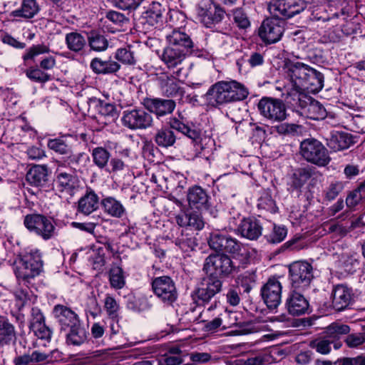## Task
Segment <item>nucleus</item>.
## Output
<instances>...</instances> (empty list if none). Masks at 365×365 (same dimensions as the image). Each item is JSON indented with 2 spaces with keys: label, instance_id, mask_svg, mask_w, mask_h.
<instances>
[{
  "label": "nucleus",
  "instance_id": "a211bd4d",
  "mask_svg": "<svg viewBox=\"0 0 365 365\" xmlns=\"http://www.w3.org/2000/svg\"><path fill=\"white\" fill-rule=\"evenodd\" d=\"M311 67L300 62L292 63L288 66L287 76L296 90H302L310 72Z\"/></svg>",
  "mask_w": 365,
  "mask_h": 365
},
{
  "label": "nucleus",
  "instance_id": "e433bc0d",
  "mask_svg": "<svg viewBox=\"0 0 365 365\" xmlns=\"http://www.w3.org/2000/svg\"><path fill=\"white\" fill-rule=\"evenodd\" d=\"M101 205L104 211L114 217H121L125 211L123 205L112 197L103 199Z\"/></svg>",
  "mask_w": 365,
  "mask_h": 365
},
{
  "label": "nucleus",
  "instance_id": "a19ab883",
  "mask_svg": "<svg viewBox=\"0 0 365 365\" xmlns=\"http://www.w3.org/2000/svg\"><path fill=\"white\" fill-rule=\"evenodd\" d=\"M47 145L49 149L61 155L70 154L72 149L63 138L50 139L48 140Z\"/></svg>",
  "mask_w": 365,
  "mask_h": 365
},
{
  "label": "nucleus",
  "instance_id": "7c9ffc66",
  "mask_svg": "<svg viewBox=\"0 0 365 365\" xmlns=\"http://www.w3.org/2000/svg\"><path fill=\"white\" fill-rule=\"evenodd\" d=\"M66 331H68L66 334V342L68 344L80 346L86 341L87 332L81 322L68 329Z\"/></svg>",
  "mask_w": 365,
  "mask_h": 365
},
{
  "label": "nucleus",
  "instance_id": "774afa93",
  "mask_svg": "<svg viewBox=\"0 0 365 365\" xmlns=\"http://www.w3.org/2000/svg\"><path fill=\"white\" fill-rule=\"evenodd\" d=\"M106 18L118 26H122L128 21L124 14L115 11H108L106 14Z\"/></svg>",
  "mask_w": 365,
  "mask_h": 365
},
{
  "label": "nucleus",
  "instance_id": "37998d69",
  "mask_svg": "<svg viewBox=\"0 0 365 365\" xmlns=\"http://www.w3.org/2000/svg\"><path fill=\"white\" fill-rule=\"evenodd\" d=\"M257 207L259 209L264 210L271 213L276 212L277 210L275 201L272 199L271 195L267 191L262 192L259 198L258 199Z\"/></svg>",
  "mask_w": 365,
  "mask_h": 365
},
{
  "label": "nucleus",
  "instance_id": "473e14b6",
  "mask_svg": "<svg viewBox=\"0 0 365 365\" xmlns=\"http://www.w3.org/2000/svg\"><path fill=\"white\" fill-rule=\"evenodd\" d=\"M178 224L181 227H190L195 230H200L205 223L200 215L197 213L183 214L176 217Z\"/></svg>",
  "mask_w": 365,
  "mask_h": 365
},
{
  "label": "nucleus",
  "instance_id": "423d86ee",
  "mask_svg": "<svg viewBox=\"0 0 365 365\" xmlns=\"http://www.w3.org/2000/svg\"><path fill=\"white\" fill-rule=\"evenodd\" d=\"M289 279L294 289L307 288L314 278L313 267L307 262L297 261L292 263L289 267Z\"/></svg>",
  "mask_w": 365,
  "mask_h": 365
},
{
  "label": "nucleus",
  "instance_id": "6e6d98bb",
  "mask_svg": "<svg viewBox=\"0 0 365 365\" xmlns=\"http://www.w3.org/2000/svg\"><path fill=\"white\" fill-rule=\"evenodd\" d=\"M14 296L16 300V306L20 309L24 307L29 301L31 300L32 297L31 292L27 289H18L14 292Z\"/></svg>",
  "mask_w": 365,
  "mask_h": 365
},
{
  "label": "nucleus",
  "instance_id": "b1692460",
  "mask_svg": "<svg viewBox=\"0 0 365 365\" xmlns=\"http://www.w3.org/2000/svg\"><path fill=\"white\" fill-rule=\"evenodd\" d=\"M99 198L91 189H87L86 193L78 200V210L84 215H90L98 207Z\"/></svg>",
  "mask_w": 365,
  "mask_h": 365
},
{
  "label": "nucleus",
  "instance_id": "4468645a",
  "mask_svg": "<svg viewBox=\"0 0 365 365\" xmlns=\"http://www.w3.org/2000/svg\"><path fill=\"white\" fill-rule=\"evenodd\" d=\"M222 286V282L220 279L210 275L204 279L202 287L195 291L193 299L199 304L208 302L221 291Z\"/></svg>",
  "mask_w": 365,
  "mask_h": 365
},
{
  "label": "nucleus",
  "instance_id": "58836bf2",
  "mask_svg": "<svg viewBox=\"0 0 365 365\" xmlns=\"http://www.w3.org/2000/svg\"><path fill=\"white\" fill-rule=\"evenodd\" d=\"M91 155L93 163L100 169H103L106 167L110 158L108 150L103 147L95 148L92 150Z\"/></svg>",
  "mask_w": 365,
  "mask_h": 365
},
{
  "label": "nucleus",
  "instance_id": "4d7b16f0",
  "mask_svg": "<svg viewBox=\"0 0 365 365\" xmlns=\"http://www.w3.org/2000/svg\"><path fill=\"white\" fill-rule=\"evenodd\" d=\"M104 307L110 318L115 319L118 317L119 305L113 297L106 295L104 302Z\"/></svg>",
  "mask_w": 365,
  "mask_h": 365
},
{
  "label": "nucleus",
  "instance_id": "69168bd1",
  "mask_svg": "<svg viewBox=\"0 0 365 365\" xmlns=\"http://www.w3.org/2000/svg\"><path fill=\"white\" fill-rule=\"evenodd\" d=\"M96 106L98 107V112L105 116L113 117L115 114V108L110 103H104L100 100L97 101Z\"/></svg>",
  "mask_w": 365,
  "mask_h": 365
},
{
  "label": "nucleus",
  "instance_id": "f8f14e48",
  "mask_svg": "<svg viewBox=\"0 0 365 365\" xmlns=\"http://www.w3.org/2000/svg\"><path fill=\"white\" fill-rule=\"evenodd\" d=\"M208 244L210 247L216 252H226L234 255L243 253L241 245L236 239L220 230L210 234Z\"/></svg>",
  "mask_w": 365,
  "mask_h": 365
},
{
  "label": "nucleus",
  "instance_id": "ddd939ff",
  "mask_svg": "<svg viewBox=\"0 0 365 365\" xmlns=\"http://www.w3.org/2000/svg\"><path fill=\"white\" fill-rule=\"evenodd\" d=\"M223 16L224 11L210 0L201 1L197 7V20L207 28L220 23Z\"/></svg>",
  "mask_w": 365,
  "mask_h": 365
},
{
  "label": "nucleus",
  "instance_id": "5701e85b",
  "mask_svg": "<svg viewBox=\"0 0 365 365\" xmlns=\"http://www.w3.org/2000/svg\"><path fill=\"white\" fill-rule=\"evenodd\" d=\"M48 170L46 165H36L29 170L26 179L30 185L41 187L48 181Z\"/></svg>",
  "mask_w": 365,
  "mask_h": 365
},
{
  "label": "nucleus",
  "instance_id": "4be33fe9",
  "mask_svg": "<svg viewBox=\"0 0 365 365\" xmlns=\"http://www.w3.org/2000/svg\"><path fill=\"white\" fill-rule=\"evenodd\" d=\"M189 206L192 209L201 210L207 207L208 195L200 186L190 187L187 194Z\"/></svg>",
  "mask_w": 365,
  "mask_h": 365
},
{
  "label": "nucleus",
  "instance_id": "72a5a7b5",
  "mask_svg": "<svg viewBox=\"0 0 365 365\" xmlns=\"http://www.w3.org/2000/svg\"><path fill=\"white\" fill-rule=\"evenodd\" d=\"M91 67L96 73H112L120 68V65L112 60L103 61L101 58H95L91 62Z\"/></svg>",
  "mask_w": 365,
  "mask_h": 365
},
{
  "label": "nucleus",
  "instance_id": "79ce46f5",
  "mask_svg": "<svg viewBox=\"0 0 365 365\" xmlns=\"http://www.w3.org/2000/svg\"><path fill=\"white\" fill-rule=\"evenodd\" d=\"M25 73L28 78L36 83H45L51 80V75L38 67H30Z\"/></svg>",
  "mask_w": 365,
  "mask_h": 365
},
{
  "label": "nucleus",
  "instance_id": "4c0bfd02",
  "mask_svg": "<svg viewBox=\"0 0 365 365\" xmlns=\"http://www.w3.org/2000/svg\"><path fill=\"white\" fill-rule=\"evenodd\" d=\"M183 70V68L178 69L173 75H171L172 78H170L167 75L165 76V77L168 78V82L163 86V91L168 96H173L178 93V86L175 81L176 78H186L189 76V73L184 71Z\"/></svg>",
  "mask_w": 365,
  "mask_h": 365
},
{
  "label": "nucleus",
  "instance_id": "a878e982",
  "mask_svg": "<svg viewBox=\"0 0 365 365\" xmlns=\"http://www.w3.org/2000/svg\"><path fill=\"white\" fill-rule=\"evenodd\" d=\"M178 293L173 280L168 276H161V301L168 305L177 299Z\"/></svg>",
  "mask_w": 365,
  "mask_h": 365
},
{
  "label": "nucleus",
  "instance_id": "de8ad7c7",
  "mask_svg": "<svg viewBox=\"0 0 365 365\" xmlns=\"http://www.w3.org/2000/svg\"><path fill=\"white\" fill-rule=\"evenodd\" d=\"M332 343L331 339H317L310 342V346L319 354H327L331 351Z\"/></svg>",
  "mask_w": 365,
  "mask_h": 365
},
{
  "label": "nucleus",
  "instance_id": "0eeeda50",
  "mask_svg": "<svg viewBox=\"0 0 365 365\" xmlns=\"http://www.w3.org/2000/svg\"><path fill=\"white\" fill-rule=\"evenodd\" d=\"M306 7L304 0H272L268 9L272 16L284 20L299 14Z\"/></svg>",
  "mask_w": 365,
  "mask_h": 365
},
{
  "label": "nucleus",
  "instance_id": "20e7f679",
  "mask_svg": "<svg viewBox=\"0 0 365 365\" xmlns=\"http://www.w3.org/2000/svg\"><path fill=\"white\" fill-rule=\"evenodd\" d=\"M40 251L31 250L18 257L16 260L15 274L19 279L26 283L38 276L43 271V260Z\"/></svg>",
  "mask_w": 365,
  "mask_h": 365
},
{
  "label": "nucleus",
  "instance_id": "8fccbe9b",
  "mask_svg": "<svg viewBox=\"0 0 365 365\" xmlns=\"http://www.w3.org/2000/svg\"><path fill=\"white\" fill-rule=\"evenodd\" d=\"M49 51V48L46 45H34L26 50V53L23 56V59L24 61L34 59L36 56L47 53Z\"/></svg>",
  "mask_w": 365,
  "mask_h": 365
},
{
  "label": "nucleus",
  "instance_id": "864d4df0",
  "mask_svg": "<svg viewBox=\"0 0 365 365\" xmlns=\"http://www.w3.org/2000/svg\"><path fill=\"white\" fill-rule=\"evenodd\" d=\"M115 58L125 64H134L135 61L133 53L130 48H118L115 53Z\"/></svg>",
  "mask_w": 365,
  "mask_h": 365
},
{
  "label": "nucleus",
  "instance_id": "cd10ccee",
  "mask_svg": "<svg viewBox=\"0 0 365 365\" xmlns=\"http://www.w3.org/2000/svg\"><path fill=\"white\" fill-rule=\"evenodd\" d=\"M78 180L76 175L61 172L57 174L56 184L61 192L71 193L78 187Z\"/></svg>",
  "mask_w": 365,
  "mask_h": 365
},
{
  "label": "nucleus",
  "instance_id": "052dcab7",
  "mask_svg": "<svg viewBox=\"0 0 365 365\" xmlns=\"http://www.w3.org/2000/svg\"><path fill=\"white\" fill-rule=\"evenodd\" d=\"M334 365H365V358H363V355L356 357H342L335 361Z\"/></svg>",
  "mask_w": 365,
  "mask_h": 365
},
{
  "label": "nucleus",
  "instance_id": "1a4fd4ad",
  "mask_svg": "<svg viewBox=\"0 0 365 365\" xmlns=\"http://www.w3.org/2000/svg\"><path fill=\"white\" fill-rule=\"evenodd\" d=\"M257 108L261 115L272 122L283 121L287 118L286 106L280 99L262 98Z\"/></svg>",
  "mask_w": 365,
  "mask_h": 365
},
{
  "label": "nucleus",
  "instance_id": "c756f323",
  "mask_svg": "<svg viewBox=\"0 0 365 365\" xmlns=\"http://www.w3.org/2000/svg\"><path fill=\"white\" fill-rule=\"evenodd\" d=\"M15 340L14 326L9 322L8 319L0 316V345H7Z\"/></svg>",
  "mask_w": 365,
  "mask_h": 365
},
{
  "label": "nucleus",
  "instance_id": "09e8293b",
  "mask_svg": "<svg viewBox=\"0 0 365 365\" xmlns=\"http://www.w3.org/2000/svg\"><path fill=\"white\" fill-rule=\"evenodd\" d=\"M180 350L178 348H173L168 354L161 356V365H178L182 359L179 355Z\"/></svg>",
  "mask_w": 365,
  "mask_h": 365
},
{
  "label": "nucleus",
  "instance_id": "f257e3e1",
  "mask_svg": "<svg viewBox=\"0 0 365 365\" xmlns=\"http://www.w3.org/2000/svg\"><path fill=\"white\" fill-rule=\"evenodd\" d=\"M247 262V252L245 249L243 253L232 258L225 254L210 255L205 260L203 270L210 276L227 277L245 267Z\"/></svg>",
  "mask_w": 365,
  "mask_h": 365
},
{
  "label": "nucleus",
  "instance_id": "c9c22d12",
  "mask_svg": "<svg viewBox=\"0 0 365 365\" xmlns=\"http://www.w3.org/2000/svg\"><path fill=\"white\" fill-rule=\"evenodd\" d=\"M324 87V76L322 73L311 68L310 72L306 81V85L302 90H308L311 92H318Z\"/></svg>",
  "mask_w": 365,
  "mask_h": 365
},
{
  "label": "nucleus",
  "instance_id": "c85d7f7f",
  "mask_svg": "<svg viewBox=\"0 0 365 365\" xmlns=\"http://www.w3.org/2000/svg\"><path fill=\"white\" fill-rule=\"evenodd\" d=\"M65 43L68 50L78 53L83 51L87 40L81 33L72 31L66 34Z\"/></svg>",
  "mask_w": 365,
  "mask_h": 365
},
{
  "label": "nucleus",
  "instance_id": "c03bdc74",
  "mask_svg": "<svg viewBox=\"0 0 365 365\" xmlns=\"http://www.w3.org/2000/svg\"><path fill=\"white\" fill-rule=\"evenodd\" d=\"M109 280L112 287L121 289L125 285L123 271L120 267H112L109 272Z\"/></svg>",
  "mask_w": 365,
  "mask_h": 365
},
{
  "label": "nucleus",
  "instance_id": "bb28decb",
  "mask_svg": "<svg viewBox=\"0 0 365 365\" xmlns=\"http://www.w3.org/2000/svg\"><path fill=\"white\" fill-rule=\"evenodd\" d=\"M336 267L341 272L351 273L354 272L359 262L352 255L346 252L336 253L333 255Z\"/></svg>",
  "mask_w": 365,
  "mask_h": 365
},
{
  "label": "nucleus",
  "instance_id": "6ab92c4d",
  "mask_svg": "<svg viewBox=\"0 0 365 365\" xmlns=\"http://www.w3.org/2000/svg\"><path fill=\"white\" fill-rule=\"evenodd\" d=\"M286 308L292 316H299L308 312L309 304L301 293L292 291L286 299Z\"/></svg>",
  "mask_w": 365,
  "mask_h": 365
},
{
  "label": "nucleus",
  "instance_id": "a18cd8bd",
  "mask_svg": "<svg viewBox=\"0 0 365 365\" xmlns=\"http://www.w3.org/2000/svg\"><path fill=\"white\" fill-rule=\"evenodd\" d=\"M169 124L172 128L181 132L191 139H196L198 137V133L196 130L190 128L176 118L170 119Z\"/></svg>",
  "mask_w": 365,
  "mask_h": 365
},
{
  "label": "nucleus",
  "instance_id": "0e129e2a",
  "mask_svg": "<svg viewBox=\"0 0 365 365\" xmlns=\"http://www.w3.org/2000/svg\"><path fill=\"white\" fill-rule=\"evenodd\" d=\"M222 322V327L224 329L232 327L236 324L237 317L235 312L224 310L220 314Z\"/></svg>",
  "mask_w": 365,
  "mask_h": 365
},
{
  "label": "nucleus",
  "instance_id": "aec40b11",
  "mask_svg": "<svg viewBox=\"0 0 365 365\" xmlns=\"http://www.w3.org/2000/svg\"><path fill=\"white\" fill-rule=\"evenodd\" d=\"M53 312L61 325V329L65 331L80 323L78 315L71 309L63 305H56Z\"/></svg>",
  "mask_w": 365,
  "mask_h": 365
},
{
  "label": "nucleus",
  "instance_id": "603ef678",
  "mask_svg": "<svg viewBox=\"0 0 365 365\" xmlns=\"http://www.w3.org/2000/svg\"><path fill=\"white\" fill-rule=\"evenodd\" d=\"M233 20L240 29H245L250 26V22L244 11L237 8L233 10Z\"/></svg>",
  "mask_w": 365,
  "mask_h": 365
},
{
  "label": "nucleus",
  "instance_id": "3c124183",
  "mask_svg": "<svg viewBox=\"0 0 365 365\" xmlns=\"http://www.w3.org/2000/svg\"><path fill=\"white\" fill-rule=\"evenodd\" d=\"M349 348H357L365 342V331L347 335L344 340Z\"/></svg>",
  "mask_w": 365,
  "mask_h": 365
},
{
  "label": "nucleus",
  "instance_id": "412c9836",
  "mask_svg": "<svg viewBox=\"0 0 365 365\" xmlns=\"http://www.w3.org/2000/svg\"><path fill=\"white\" fill-rule=\"evenodd\" d=\"M354 143L352 135L347 133L335 131L327 140V146L334 152L349 148Z\"/></svg>",
  "mask_w": 365,
  "mask_h": 365
},
{
  "label": "nucleus",
  "instance_id": "ea45409f",
  "mask_svg": "<svg viewBox=\"0 0 365 365\" xmlns=\"http://www.w3.org/2000/svg\"><path fill=\"white\" fill-rule=\"evenodd\" d=\"M365 199V184H361L356 189L350 192L346 198V206L352 209Z\"/></svg>",
  "mask_w": 365,
  "mask_h": 365
},
{
  "label": "nucleus",
  "instance_id": "5fc2aeb1",
  "mask_svg": "<svg viewBox=\"0 0 365 365\" xmlns=\"http://www.w3.org/2000/svg\"><path fill=\"white\" fill-rule=\"evenodd\" d=\"M256 276L253 272H245L237 277V283L245 288V292H250L255 282Z\"/></svg>",
  "mask_w": 365,
  "mask_h": 365
},
{
  "label": "nucleus",
  "instance_id": "f3484780",
  "mask_svg": "<svg viewBox=\"0 0 365 365\" xmlns=\"http://www.w3.org/2000/svg\"><path fill=\"white\" fill-rule=\"evenodd\" d=\"M152 121L151 115L142 110H125L122 116L123 125L131 130L146 128Z\"/></svg>",
  "mask_w": 365,
  "mask_h": 365
},
{
  "label": "nucleus",
  "instance_id": "e2e57ef3",
  "mask_svg": "<svg viewBox=\"0 0 365 365\" xmlns=\"http://www.w3.org/2000/svg\"><path fill=\"white\" fill-rule=\"evenodd\" d=\"M163 180L165 183L166 189L164 192L168 193V195H173V194L176 192L178 188H180V191L181 190L182 187H180L179 182L175 176L170 175L168 178L164 177Z\"/></svg>",
  "mask_w": 365,
  "mask_h": 365
},
{
  "label": "nucleus",
  "instance_id": "338daca9",
  "mask_svg": "<svg viewBox=\"0 0 365 365\" xmlns=\"http://www.w3.org/2000/svg\"><path fill=\"white\" fill-rule=\"evenodd\" d=\"M297 126L294 124L281 123L272 128V132H277L280 135H286L297 131Z\"/></svg>",
  "mask_w": 365,
  "mask_h": 365
},
{
  "label": "nucleus",
  "instance_id": "f704fd0d",
  "mask_svg": "<svg viewBox=\"0 0 365 365\" xmlns=\"http://www.w3.org/2000/svg\"><path fill=\"white\" fill-rule=\"evenodd\" d=\"M38 11L39 7L36 0H23L21 8L13 11L11 14L14 17L31 19Z\"/></svg>",
  "mask_w": 365,
  "mask_h": 365
},
{
  "label": "nucleus",
  "instance_id": "39448f33",
  "mask_svg": "<svg viewBox=\"0 0 365 365\" xmlns=\"http://www.w3.org/2000/svg\"><path fill=\"white\" fill-rule=\"evenodd\" d=\"M300 154L306 161L318 167H325L331 161L327 149L315 138H307L301 142Z\"/></svg>",
  "mask_w": 365,
  "mask_h": 365
},
{
  "label": "nucleus",
  "instance_id": "bf43d9fd",
  "mask_svg": "<svg viewBox=\"0 0 365 365\" xmlns=\"http://www.w3.org/2000/svg\"><path fill=\"white\" fill-rule=\"evenodd\" d=\"M161 204L163 205L165 212H168V215L175 212L176 207H180L181 202L178 200L173 195L164 196Z\"/></svg>",
  "mask_w": 365,
  "mask_h": 365
},
{
  "label": "nucleus",
  "instance_id": "680f3d73",
  "mask_svg": "<svg viewBox=\"0 0 365 365\" xmlns=\"http://www.w3.org/2000/svg\"><path fill=\"white\" fill-rule=\"evenodd\" d=\"M34 334L41 339H49L51 336V329L45 324V322L36 324V327L31 328Z\"/></svg>",
  "mask_w": 365,
  "mask_h": 365
},
{
  "label": "nucleus",
  "instance_id": "393cba45",
  "mask_svg": "<svg viewBox=\"0 0 365 365\" xmlns=\"http://www.w3.org/2000/svg\"><path fill=\"white\" fill-rule=\"evenodd\" d=\"M239 230L242 237L254 240L262 235V227L257 220L247 218L241 222Z\"/></svg>",
  "mask_w": 365,
  "mask_h": 365
},
{
  "label": "nucleus",
  "instance_id": "6e6552de",
  "mask_svg": "<svg viewBox=\"0 0 365 365\" xmlns=\"http://www.w3.org/2000/svg\"><path fill=\"white\" fill-rule=\"evenodd\" d=\"M26 227L44 240L52 238L55 235L56 227L51 220L40 214L27 215L24 218Z\"/></svg>",
  "mask_w": 365,
  "mask_h": 365
},
{
  "label": "nucleus",
  "instance_id": "2f4dec72",
  "mask_svg": "<svg viewBox=\"0 0 365 365\" xmlns=\"http://www.w3.org/2000/svg\"><path fill=\"white\" fill-rule=\"evenodd\" d=\"M87 41L91 50L96 52L106 51L108 47V41L106 37L96 30H91L88 33Z\"/></svg>",
  "mask_w": 365,
  "mask_h": 365
},
{
  "label": "nucleus",
  "instance_id": "dca6fc26",
  "mask_svg": "<svg viewBox=\"0 0 365 365\" xmlns=\"http://www.w3.org/2000/svg\"><path fill=\"white\" fill-rule=\"evenodd\" d=\"M354 302L353 289L345 284L333 286L331 291V303L336 311H342L348 308Z\"/></svg>",
  "mask_w": 365,
  "mask_h": 365
},
{
  "label": "nucleus",
  "instance_id": "7ed1b4c3",
  "mask_svg": "<svg viewBox=\"0 0 365 365\" xmlns=\"http://www.w3.org/2000/svg\"><path fill=\"white\" fill-rule=\"evenodd\" d=\"M248 92L241 83L235 81H219L212 85L205 94L206 100L216 106L247 98Z\"/></svg>",
  "mask_w": 365,
  "mask_h": 365
},
{
  "label": "nucleus",
  "instance_id": "2eb2a0df",
  "mask_svg": "<svg viewBox=\"0 0 365 365\" xmlns=\"http://www.w3.org/2000/svg\"><path fill=\"white\" fill-rule=\"evenodd\" d=\"M282 284L278 279L269 278L261 288L264 302L269 309H276L281 303Z\"/></svg>",
  "mask_w": 365,
  "mask_h": 365
},
{
  "label": "nucleus",
  "instance_id": "13d9d810",
  "mask_svg": "<svg viewBox=\"0 0 365 365\" xmlns=\"http://www.w3.org/2000/svg\"><path fill=\"white\" fill-rule=\"evenodd\" d=\"M287 230L284 226L274 225L272 232L268 237V241L277 244L281 242L286 237Z\"/></svg>",
  "mask_w": 365,
  "mask_h": 365
},
{
  "label": "nucleus",
  "instance_id": "9b49d317",
  "mask_svg": "<svg viewBox=\"0 0 365 365\" xmlns=\"http://www.w3.org/2000/svg\"><path fill=\"white\" fill-rule=\"evenodd\" d=\"M284 20L274 16L267 18L259 28V36L267 44L275 43L281 39L284 32Z\"/></svg>",
  "mask_w": 365,
  "mask_h": 365
},
{
  "label": "nucleus",
  "instance_id": "49530a36",
  "mask_svg": "<svg viewBox=\"0 0 365 365\" xmlns=\"http://www.w3.org/2000/svg\"><path fill=\"white\" fill-rule=\"evenodd\" d=\"M344 182L341 181L331 182L324 190V199L329 202L334 200L344 190Z\"/></svg>",
  "mask_w": 365,
  "mask_h": 365
},
{
  "label": "nucleus",
  "instance_id": "9d476101",
  "mask_svg": "<svg viewBox=\"0 0 365 365\" xmlns=\"http://www.w3.org/2000/svg\"><path fill=\"white\" fill-rule=\"evenodd\" d=\"M294 105L296 111L305 118L319 120L324 119L327 111L324 106L317 101L306 96L298 95Z\"/></svg>",
  "mask_w": 365,
  "mask_h": 365
},
{
  "label": "nucleus",
  "instance_id": "f03ea898",
  "mask_svg": "<svg viewBox=\"0 0 365 365\" xmlns=\"http://www.w3.org/2000/svg\"><path fill=\"white\" fill-rule=\"evenodd\" d=\"M170 44L161 56V60L168 68H175L185 59L186 54L190 52L193 43L185 33L174 29L171 34L166 35Z\"/></svg>",
  "mask_w": 365,
  "mask_h": 365
}]
</instances>
